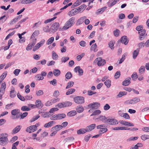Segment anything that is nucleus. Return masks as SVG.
<instances>
[{
	"label": "nucleus",
	"instance_id": "1",
	"mask_svg": "<svg viewBox=\"0 0 149 149\" xmlns=\"http://www.w3.org/2000/svg\"><path fill=\"white\" fill-rule=\"evenodd\" d=\"M75 18L72 17L69 19L65 23V25L62 28L63 30H66L71 27L74 24Z\"/></svg>",
	"mask_w": 149,
	"mask_h": 149
},
{
	"label": "nucleus",
	"instance_id": "2",
	"mask_svg": "<svg viewBox=\"0 0 149 149\" xmlns=\"http://www.w3.org/2000/svg\"><path fill=\"white\" fill-rule=\"evenodd\" d=\"M74 100L76 103L81 104L84 102V98L81 96H78L74 98Z\"/></svg>",
	"mask_w": 149,
	"mask_h": 149
},
{
	"label": "nucleus",
	"instance_id": "3",
	"mask_svg": "<svg viewBox=\"0 0 149 149\" xmlns=\"http://www.w3.org/2000/svg\"><path fill=\"white\" fill-rule=\"evenodd\" d=\"M146 31L145 29H142L141 31L138 32L139 35V39L141 40H143L147 36V34L146 33Z\"/></svg>",
	"mask_w": 149,
	"mask_h": 149
},
{
	"label": "nucleus",
	"instance_id": "4",
	"mask_svg": "<svg viewBox=\"0 0 149 149\" xmlns=\"http://www.w3.org/2000/svg\"><path fill=\"white\" fill-rule=\"evenodd\" d=\"M59 27V24L58 22H55L52 25L51 27V31L52 32H56L58 29Z\"/></svg>",
	"mask_w": 149,
	"mask_h": 149
},
{
	"label": "nucleus",
	"instance_id": "5",
	"mask_svg": "<svg viewBox=\"0 0 149 149\" xmlns=\"http://www.w3.org/2000/svg\"><path fill=\"white\" fill-rule=\"evenodd\" d=\"M105 126L104 124L100 125H97L96 126V128L97 129H100L99 131V132L100 133L102 134L106 132L108 130V129L106 128H103Z\"/></svg>",
	"mask_w": 149,
	"mask_h": 149
},
{
	"label": "nucleus",
	"instance_id": "6",
	"mask_svg": "<svg viewBox=\"0 0 149 149\" xmlns=\"http://www.w3.org/2000/svg\"><path fill=\"white\" fill-rule=\"evenodd\" d=\"M100 106V104L98 102H93L90 104L88 105L89 108L91 109H97Z\"/></svg>",
	"mask_w": 149,
	"mask_h": 149
},
{
	"label": "nucleus",
	"instance_id": "7",
	"mask_svg": "<svg viewBox=\"0 0 149 149\" xmlns=\"http://www.w3.org/2000/svg\"><path fill=\"white\" fill-rule=\"evenodd\" d=\"M37 127L38 126L36 125V124L35 125H31L26 128V131L30 133L33 132L37 130Z\"/></svg>",
	"mask_w": 149,
	"mask_h": 149
},
{
	"label": "nucleus",
	"instance_id": "8",
	"mask_svg": "<svg viewBox=\"0 0 149 149\" xmlns=\"http://www.w3.org/2000/svg\"><path fill=\"white\" fill-rule=\"evenodd\" d=\"M128 41L127 36H124L122 37L120 39V41L118 40V42L119 43L121 42L122 43L124 44L125 45H126L128 44Z\"/></svg>",
	"mask_w": 149,
	"mask_h": 149
},
{
	"label": "nucleus",
	"instance_id": "9",
	"mask_svg": "<svg viewBox=\"0 0 149 149\" xmlns=\"http://www.w3.org/2000/svg\"><path fill=\"white\" fill-rule=\"evenodd\" d=\"M107 123L109 125H115L118 124V122L115 119H107Z\"/></svg>",
	"mask_w": 149,
	"mask_h": 149
},
{
	"label": "nucleus",
	"instance_id": "10",
	"mask_svg": "<svg viewBox=\"0 0 149 149\" xmlns=\"http://www.w3.org/2000/svg\"><path fill=\"white\" fill-rule=\"evenodd\" d=\"M62 129V125H58L52 127L51 129V131H54L56 132L57 133V131L60 130Z\"/></svg>",
	"mask_w": 149,
	"mask_h": 149
},
{
	"label": "nucleus",
	"instance_id": "11",
	"mask_svg": "<svg viewBox=\"0 0 149 149\" xmlns=\"http://www.w3.org/2000/svg\"><path fill=\"white\" fill-rule=\"evenodd\" d=\"M8 141V139L6 137H1L0 138V144L4 146L6 145Z\"/></svg>",
	"mask_w": 149,
	"mask_h": 149
},
{
	"label": "nucleus",
	"instance_id": "12",
	"mask_svg": "<svg viewBox=\"0 0 149 149\" xmlns=\"http://www.w3.org/2000/svg\"><path fill=\"white\" fill-rule=\"evenodd\" d=\"M98 62L97 65L99 66L103 65L106 63L105 60L104 59H102L101 58H97Z\"/></svg>",
	"mask_w": 149,
	"mask_h": 149
},
{
	"label": "nucleus",
	"instance_id": "13",
	"mask_svg": "<svg viewBox=\"0 0 149 149\" xmlns=\"http://www.w3.org/2000/svg\"><path fill=\"white\" fill-rule=\"evenodd\" d=\"M96 127L95 124H93L86 127V129L87 132H90L93 130Z\"/></svg>",
	"mask_w": 149,
	"mask_h": 149
},
{
	"label": "nucleus",
	"instance_id": "14",
	"mask_svg": "<svg viewBox=\"0 0 149 149\" xmlns=\"http://www.w3.org/2000/svg\"><path fill=\"white\" fill-rule=\"evenodd\" d=\"M43 105L40 100H36L35 102V106L36 107L40 109L43 107Z\"/></svg>",
	"mask_w": 149,
	"mask_h": 149
},
{
	"label": "nucleus",
	"instance_id": "15",
	"mask_svg": "<svg viewBox=\"0 0 149 149\" xmlns=\"http://www.w3.org/2000/svg\"><path fill=\"white\" fill-rule=\"evenodd\" d=\"M22 128V126L19 125L17 126L12 131L11 133L12 134H15L18 132Z\"/></svg>",
	"mask_w": 149,
	"mask_h": 149
},
{
	"label": "nucleus",
	"instance_id": "16",
	"mask_svg": "<svg viewBox=\"0 0 149 149\" xmlns=\"http://www.w3.org/2000/svg\"><path fill=\"white\" fill-rule=\"evenodd\" d=\"M86 19V17L84 16L80 18L77 21L76 25L77 26L80 25L83 23L84 22V19Z\"/></svg>",
	"mask_w": 149,
	"mask_h": 149
},
{
	"label": "nucleus",
	"instance_id": "17",
	"mask_svg": "<svg viewBox=\"0 0 149 149\" xmlns=\"http://www.w3.org/2000/svg\"><path fill=\"white\" fill-rule=\"evenodd\" d=\"M119 123L123 125H126L128 126H133L134 125L133 124L123 120H121L119 121Z\"/></svg>",
	"mask_w": 149,
	"mask_h": 149
},
{
	"label": "nucleus",
	"instance_id": "18",
	"mask_svg": "<svg viewBox=\"0 0 149 149\" xmlns=\"http://www.w3.org/2000/svg\"><path fill=\"white\" fill-rule=\"evenodd\" d=\"M77 9L76 8L72 9L71 10L69 13L68 15L70 16H72L75 15H76L78 13Z\"/></svg>",
	"mask_w": 149,
	"mask_h": 149
},
{
	"label": "nucleus",
	"instance_id": "19",
	"mask_svg": "<svg viewBox=\"0 0 149 149\" xmlns=\"http://www.w3.org/2000/svg\"><path fill=\"white\" fill-rule=\"evenodd\" d=\"M74 139V137L73 136L69 137L65 139L63 141V142L65 143H69L73 141Z\"/></svg>",
	"mask_w": 149,
	"mask_h": 149
},
{
	"label": "nucleus",
	"instance_id": "20",
	"mask_svg": "<svg viewBox=\"0 0 149 149\" xmlns=\"http://www.w3.org/2000/svg\"><path fill=\"white\" fill-rule=\"evenodd\" d=\"M97 119L99 121H101L104 123L107 122V118L103 116H100L99 118H97Z\"/></svg>",
	"mask_w": 149,
	"mask_h": 149
},
{
	"label": "nucleus",
	"instance_id": "21",
	"mask_svg": "<svg viewBox=\"0 0 149 149\" xmlns=\"http://www.w3.org/2000/svg\"><path fill=\"white\" fill-rule=\"evenodd\" d=\"M139 48L137 49L136 50H135L133 53V58L134 59L136 58L139 54Z\"/></svg>",
	"mask_w": 149,
	"mask_h": 149
},
{
	"label": "nucleus",
	"instance_id": "22",
	"mask_svg": "<svg viewBox=\"0 0 149 149\" xmlns=\"http://www.w3.org/2000/svg\"><path fill=\"white\" fill-rule=\"evenodd\" d=\"M86 132V129L83 128L80 129L77 131V134H84Z\"/></svg>",
	"mask_w": 149,
	"mask_h": 149
},
{
	"label": "nucleus",
	"instance_id": "23",
	"mask_svg": "<svg viewBox=\"0 0 149 149\" xmlns=\"http://www.w3.org/2000/svg\"><path fill=\"white\" fill-rule=\"evenodd\" d=\"M76 109L77 112L79 113L83 112L84 110L83 107L80 105L77 106Z\"/></svg>",
	"mask_w": 149,
	"mask_h": 149
},
{
	"label": "nucleus",
	"instance_id": "24",
	"mask_svg": "<svg viewBox=\"0 0 149 149\" xmlns=\"http://www.w3.org/2000/svg\"><path fill=\"white\" fill-rule=\"evenodd\" d=\"M138 78V75L136 72H134L131 75L132 81H135Z\"/></svg>",
	"mask_w": 149,
	"mask_h": 149
},
{
	"label": "nucleus",
	"instance_id": "25",
	"mask_svg": "<svg viewBox=\"0 0 149 149\" xmlns=\"http://www.w3.org/2000/svg\"><path fill=\"white\" fill-rule=\"evenodd\" d=\"M58 120L61 119L65 118L66 116L64 113H59L57 114Z\"/></svg>",
	"mask_w": 149,
	"mask_h": 149
},
{
	"label": "nucleus",
	"instance_id": "26",
	"mask_svg": "<svg viewBox=\"0 0 149 149\" xmlns=\"http://www.w3.org/2000/svg\"><path fill=\"white\" fill-rule=\"evenodd\" d=\"M53 73L55 76L58 77L60 74L61 72L58 69H54L53 71Z\"/></svg>",
	"mask_w": 149,
	"mask_h": 149
},
{
	"label": "nucleus",
	"instance_id": "27",
	"mask_svg": "<svg viewBox=\"0 0 149 149\" xmlns=\"http://www.w3.org/2000/svg\"><path fill=\"white\" fill-rule=\"evenodd\" d=\"M36 0H24L21 1V3L22 4H29L33 2Z\"/></svg>",
	"mask_w": 149,
	"mask_h": 149
},
{
	"label": "nucleus",
	"instance_id": "28",
	"mask_svg": "<svg viewBox=\"0 0 149 149\" xmlns=\"http://www.w3.org/2000/svg\"><path fill=\"white\" fill-rule=\"evenodd\" d=\"M76 113V111H72L68 113L67 116L69 117H72L75 116Z\"/></svg>",
	"mask_w": 149,
	"mask_h": 149
},
{
	"label": "nucleus",
	"instance_id": "29",
	"mask_svg": "<svg viewBox=\"0 0 149 149\" xmlns=\"http://www.w3.org/2000/svg\"><path fill=\"white\" fill-rule=\"evenodd\" d=\"M19 113V110L18 109H13L11 111V113L13 116H16Z\"/></svg>",
	"mask_w": 149,
	"mask_h": 149
},
{
	"label": "nucleus",
	"instance_id": "30",
	"mask_svg": "<svg viewBox=\"0 0 149 149\" xmlns=\"http://www.w3.org/2000/svg\"><path fill=\"white\" fill-rule=\"evenodd\" d=\"M55 122L54 121H51L49 123H46L44 125L45 127H49L52 126L53 124L55 123Z\"/></svg>",
	"mask_w": 149,
	"mask_h": 149
},
{
	"label": "nucleus",
	"instance_id": "31",
	"mask_svg": "<svg viewBox=\"0 0 149 149\" xmlns=\"http://www.w3.org/2000/svg\"><path fill=\"white\" fill-rule=\"evenodd\" d=\"M52 115L50 114L49 112H44V113L42 115V116L43 118L49 117Z\"/></svg>",
	"mask_w": 149,
	"mask_h": 149
},
{
	"label": "nucleus",
	"instance_id": "32",
	"mask_svg": "<svg viewBox=\"0 0 149 149\" xmlns=\"http://www.w3.org/2000/svg\"><path fill=\"white\" fill-rule=\"evenodd\" d=\"M7 74V72L5 71L0 77V83L5 78Z\"/></svg>",
	"mask_w": 149,
	"mask_h": 149
},
{
	"label": "nucleus",
	"instance_id": "33",
	"mask_svg": "<svg viewBox=\"0 0 149 149\" xmlns=\"http://www.w3.org/2000/svg\"><path fill=\"white\" fill-rule=\"evenodd\" d=\"M35 79L36 80H42L44 79V77L42 76L41 74H37L35 77Z\"/></svg>",
	"mask_w": 149,
	"mask_h": 149
},
{
	"label": "nucleus",
	"instance_id": "34",
	"mask_svg": "<svg viewBox=\"0 0 149 149\" xmlns=\"http://www.w3.org/2000/svg\"><path fill=\"white\" fill-rule=\"evenodd\" d=\"M119 0H114L113 2L110 3L108 2V6L109 7H111L115 4L116 3L118 2Z\"/></svg>",
	"mask_w": 149,
	"mask_h": 149
},
{
	"label": "nucleus",
	"instance_id": "35",
	"mask_svg": "<svg viewBox=\"0 0 149 149\" xmlns=\"http://www.w3.org/2000/svg\"><path fill=\"white\" fill-rule=\"evenodd\" d=\"M54 40V38L53 37H52L50 38L47 40L46 42V44L47 45H49L52 43Z\"/></svg>",
	"mask_w": 149,
	"mask_h": 149
},
{
	"label": "nucleus",
	"instance_id": "36",
	"mask_svg": "<svg viewBox=\"0 0 149 149\" xmlns=\"http://www.w3.org/2000/svg\"><path fill=\"white\" fill-rule=\"evenodd\" d=\"M97 47V44L96 43H95L92 45L90 49L91 50H93L94 52H96L97 51V49H96Z\"/></svg>",
	"mask_w": 149,
	"mask_h": 149
},
{
	"label": "nucleus",
	"instance_id": "37",
	"mask_svg": "<svg viewBox=\"0 0 149 149\" xmlns=\"http://www.w3.org/2000/svg\"><path fill=\"white\" fill-rule=\"evenodd\" d=\"M107 8V7L105 6L102 7L101 9H99L97 10V13H102Z\"/></svg>",
	"mask_w": 149,
	"mask_h": 149
},
{
	"label": "nucleus",
	"instance_id": "38",
	"mask_svg": "<svg viewBox=\"0 0 149 149\" xmlns=\"http://www.w3.org/2000/svg\"><path fill=\"white\" fill-rule=\"evenodd\" d=\"M131 80V77H128L123 82L122 84H127V83L130 84L131 83L130 81Z\"/></svg>",
	"mask_w": 149,
	"mask_h": 149
},
{
	"label": "nucleus",
	"instance_id": "39",
	"mask_svg": "<svg viewBox=\"0 0 149 149\" xmlns=\"http://www.w3.org/2000/svg\"><path fill=\"white\" fill-rule=\"evenodd\" d=\"M58 55L56 54V53L54 51L52 52V58L54 60H56L58 59Z\"/></svg>",
	"mask_w": 149,
	"mask_h": 149
},
{
	"label": "nucleus",
	"instance_id": "40",
	"mask_svg": "<svg viewBox=\"0 0 149 149\" xmlns=\"http://www.w3.org/2000/svg\"><path fill=\"white\" fill-rule=\"evenodd\" d=\"M39 34V31L38 30L35 31L32 34L31 37V39L35 38L36 36L38 35Z\"/></svg>",
	"mask_w": 149,
	"mask_h": 149
},
{
	"label": "nucleus",
	"instance_id": "41",
	"mask_svg": "<svg viewBox=\"0 0 149 149\" xmlns=\"http://www.w3.org/2000/svg\"><path fill=\"white\" fill-rule=\"evenodd\" d=\"M31 109L26 106H24L22 107L21 110L23 111H27L30 110Z\"/></svg>",
	"mask_w": 149,
	"mask_h": 149
},
{
	"label": "nucleus",
	"instance_id": "42",
	"mask_svg": "<svg viewBox=\"0 0 149 149\" xmlns=\"http://www.w3.org/2000/svg\"><path fill=\"white\" fill-rule=\"evenodd\" d=\"M145 70V67L143 66H141L139 69V72L140 74L143 73Z\"/></svg>",
	"mask_w": 149,
	"mask_h": 149
},
{
	"label": "nucleus",
	"instance_id": "43",
	"mask_svg": "<svg viewBox=\"0 0 149 149\" xmlns=\"http://www.w3.org/2000/svg\"><path fill=\"white\" fill-rule=\"evenodd\" d=\"M64 107H66L71 106L72 104V103L70 102H63Z\"/></svg>",
	"mask_w": 149,
	"mask_h": 149
},
{
	"label": "nucleus",
	"instance_id": "44",
	"mask_svg": "<svg viewBox=\"0 0 149 149\" xmlns=\"http://www.w3.org/2000/svg\"><path fill=\"white\" fill-rule=\"evenodd\" d=\"M141 138L142 140L145 141L149 139V135L146 134L142 135L141 136Z\"/></svg>",
	"mask_w": 149,
	"mask_h": 149
},
{
	"label": "nucleus",
	"instance_id": "45",
	"mask_svg": "<svg viewBox=\"0 0 149 149\" xmlns=\"http://www.w3.org/2000/svg\"><path fill=\"white\" fill-rule=\"evenodd\" d=\"M65 77L67 79H70L72 77V74L70 72H68L66 74Z\"/></svg>",
	"mask_w": 149,
	"mask_h": 149
},
{
	"label": "nucleus",
	"instance_id": "46",
	"mask_svg": "<svg viewBox=\"0 0 149 149\" xmlns=\"http://www.w3.org/2000/svg\"><path fill=\"white\" fill-rule=\"evenodd\" d=\"M40 117V116L39 115H38L36 116H34L33 118H32L30 120V122L31 123L33 122L36 120H37L38 118H39Z\"/></svg>",
	"mask_w": 149,
	"mask_h": 149
},
{
	"label": "nucleus",
	"instance_id": "47",
	"mask_svg": "<svg viewBox=\"0 0 149 149\" xmlns=\"http://www.w3.org/2000/svg\"><path fill=\"white\" fill-rule=\"evenodd\" d=\"M16 93L15 92L14 90H13L10 92V97L11 98H13L16 96Z\"/></svg>",
	"mask_w": 149,
	"mask_h": 149
},
{
	"label": "nucleus",
	"instance_id": "48",
	"mask_svg": "<svg viewBox=\"0 0 149 149\" xmlns=\"http://www.w3.org/2000/svg\"><path fill=\"white\" fill-rule=\"evenodd\" d=\"M126 93L125 92H120L117 96V98L120 97L124 95H125L126 94Z\"/></svg>",
	"mask_w": 149,
	"mask_h": 149
},
{
	"label": "nucleus",
	"instance_id": "49",
	"mask_svg": "<svg viewBox=\"0 0 149 149\" xmlns=\"http://www.w3.org/2000/svg\"><path fill=\"white\" fill-rule=\"evenodd\" d=\"M75 91V89H70L68 90L66 93L67 95H69L70 94H72Z\"/></svg>",
	"mask_w": 149,
	"mask_h": 149
},
{
	"label": "nucleus",
	"instance_id": "50",
	"mask_svg": "<svg viewBox=\"0 0 149 149\" xmlns=\"http://www.w3.org/2000/svg\"><path fill=\"white\" fill-rule=\"evenodd\" d=\"M56 18H57V17L56 16H55L54 17H53L52 18L47 19L45 21L44 23L45 24H47L48 23H49V22H51V21H52L54 20V19H56Z\"/></svg>",
	"mask_w": 149,
	"mask_h": 149
},
{
	"label": "nucleus",
	"instance_id": "51",
	"mask_svg": "<svg viewBox=\"0 0 149 149\" xmlns=\"http://www.w3.org/2000/svg\"><path fill=\"white\" fill-rule=\"evenodd\" d=\"M133 104L136 103L140 101V99L138 97H135L133 98L132 99Z\"/></svg>",
	"mask_w": 149,
	"mask_h": 149
},
{
	"label": "nucleus",
	"instance_id": "52",
	"mask_svg": "<svg viewBox=\"0 0 149 149\" xmlns=\"http://www.w3.org/2000/svg\"><path fill=\"white\" fill-rule=\"evenodd\" d=\"M124 129V127H116L112 128V130H123Z\"/></svg>",
	"mask_w": 149,
	"mask_h": 149
},
{
	"label": "nucleus",
	"instance_id": "53",
	"mask_svg": "<svg viewBox=\"0 0 149 149\" xmlns=\"http://www.w3.org/2000/svg\"><path fill=\"white\" fill-rule=\"evenodd\" d=\"M120 75V71H117L115 74L114 75L115 78L116 79L118 78Z\"/></svg>",
	"mask_w": 149,
	"mask_h": 149
},
{
	"label": "nucleus",
	"instance_id": "54",
	"mask_svg": "<svg viewBox=\"0 0 149 149\" xmlns=\"http://www.w3.org/2000/svg\"><path fill=\"white\" fill-rule=\"evenodd\" d=\"M60 100V99L56 97L53 98L51 100V102L52 104L55 103L57 102H58Z\"/></svg>",
	"mask_w": 149,
	"mask_h": 149
},
{
	"label": "nucleus",
	"instance_id": "55",
	"mask_svg": "<svg viewBox=\"0 0 149 149\" xmlns=\"http://www.w3.org/2000/svg\"><path fill=\"white\" fill-rule=\"evenodd\" d=\"M122 117L127 119H129L130 118L129 116L127 113H123Z\"/></svg>",
	"mask_w": 149,
	"mask_h": 149
},
{
	"label": "nucleus",
	"instance_id": "56",
	"mask_svg": "<svg viewBox=\"0 0 149 149\" xmlns=\"http://www.w3.org/2000/svg\"><path fill=\"white\" fill-rule=\"evenodd\" d=\"M69 58L68 57H62L61 59V61L62 63H65L67 61L69 60Z\"/></svg>",
	"mask_w": 149,
	"mask_h": 149
},
{
	"label": "nucleus",
	"instance_id": "57",
	"mask_svg": "<svg viewBox=\"0 0 149 149\" xmlns=\"http://www.w3.org/2000/svg\"><path fill=\"white\" fill-rule=\"evenodd\" d=\"M17 96L22 101H24L25 100V97H24L23 96L21 95L20 94L18 93H17Z\"/></svg>",
	"mask_w": 149,
	"mask_h": 149
},
{
	"label": "nucleus",
	"instance_id": "58",
	"mask_svg": "<svg viewBox=\"0 0 149 149\" xmlns=\"http://www.w3.org/2000/svg\"><path fill=\"white\" fill-rule=\"evenodd\" d=\"M142 25L138 26L136 28V31H138V32L141 31L142 29H144Z\"/></svg>",
	"mask_w": 149,
	"mask_h": 149
},
{
	"label": "nucleus",
	"instance_id": "59",
	"mask_svg": "<svg viewBox=\"0 0 149 149\" xmlns=\"http://www.w3.org/2000/svg\"><path fill=\"white\" fill-rule=\"evenodd\" d=\"M109 47L111 49H113L114 48V44L112 41H111L109 43Z\"/></svg>",
	"mask_w": 149,
	"mask_h": 149
},
{
	"label": "nucleus",
	"instance_id": "60",
	"mask_svg": "<svg viewBox=\"0 0 149 149\" xmlns=\"http://www.w3.org/2000/svg\"><path fill=\"white\" fill-rule=\"evenodd\" d=\"M79 44V45L81 47H84L86 46V42L83 40H82L80 41Z\"/></svg>",
	"mask_w": 149,
	"mask_h": 149
},
{
	"label": "nucleus",
	"instance_id": "61",
	"mask_svg": "<svg viewBox=\"0 0 149 149\" xmlns=\"http://www.w3.org/2000/svg\"><path fill=\"white\" fill-rule=\"evenodd\" d=\"M120 31L118 29H116L115 31H114L113 32V34L114 36L116 37L118 36L119 34Z\"/></svg>",
	"mask_w": 149,
	"mask_h": 149
},
{
	"label": "nucleus",
	"instance_id": "62",
	"mask_svg": "<svg viewBox=\"0 0 149 149\" xmlns=\"http://www.w3.org/2000/svg\"><path fill=\"white\" fill-rule=\"evenodd\" d=\"M85 54L84 53H82L80 55L77 56V59L78 61H79L81 60V58L84 56Z\"/></svg>",
	"mask_w": 149,
	"mask_h": 149
},
{
	"label": "nucleus",
	"instance_id": "63",
	"mask_svg": "<svg viewBox=\"0 0 149 149\" xmlns=\"http://www.w3.org/2000/svg\"><path fill=\"white\" fill-rule=\"evenodd\" d=\"M43 91L42 90H39L37 91L36 92V94L37 96H40L43 95Z\"/></svg>",
	"mask_w": 149,
	"mask_h": 149
},
{
	"label": "nucleus",
	"instance_id": "64",
	"mask_svg": "<svg viewBox=\"0 0 149 149\" xmlns=\"http://www.w3.org/2000/svg\"><path fill=\"white\" fill-rule=\"evenodd\" d=\"M63 102L59 103L57 104V106L59 108H64Z\"/></svg>",
	"mask_w": 149,
	"mask_h": 149
}]
</instances>
